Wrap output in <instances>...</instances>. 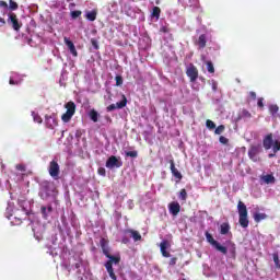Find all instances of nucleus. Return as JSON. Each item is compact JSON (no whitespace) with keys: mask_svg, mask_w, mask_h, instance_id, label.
Wrapping results in <instances>:
<instances>
[{"mask_svg":"<svg viewBox=\"0 0 280 280\" xmlns=\"http://www.w3.org/2000/svg\"><path fill=\"white\" fill-rule=\"evenodd\" d=\"M101 248L105 257H107V261L104 264L106 271L108 272L112 280H117V276L115 275V269L113 266H117L119 261H121V256L119 254L110 255V247H108V241L106 238H101Z\"/></svg>","mask_w":280,"mask_h":280,"instance_id":"1","label":"nucleus"},{"mask_svg":"<svg viewBox=\"0 0 280 280\" xmlns=\"http://www.w3.org/2000/svg\"><path fill=\"white\" fill-rule=\"evenodd\" d=\"M206 240L215 250L222 253V255H229V257H235V245L233 242L228 241L225 246L221 245L218 241L213 240V235L211 233L206 232Z\"/></svg>","mask_w":280,"mask_h":280,"instance_id":"2","label":"nucleus"},{"mask_svg":"<svg viewBox=\"0 0 280 280\" xmlns=\"http://www.w3.org/2000/svg\"><path fill=\"white\" fill-rule=\"evenodd\" d=\"M262 145L265 150H271L272 153L269 154V159H275L277 152L280 151V139L269 133L264 138Z\"/></svg>","mask_w":280,"mask_h":280,"instance_id":"3","label":"nucleus"},{"mask_svg":"<svg viewBox=\"0 0 280 280\" xmlns=\"http://www.w3.org/2000/svg\"><path fill=\"white\" fill-rule=\"evenodd\" d=\"M56 186L51 182H43L39 196L43 200H54L56 198Z\"/></svg>","mask_w":280,"mask_h":280,"instance_id":"4","label":"nucleus"},{"mask_svg":"<svg viewBox=\"0 0 280 280\" xmlns=\"http://www.w3.org/2000/svg\"><path fill=\"white\" fill-rule=\"evenodd\" d=\"M19 213H21V210H18L14 212V205L8 203L5 218L11 221L12 226H19L21 224L23 218L19 217Z\"/></svg>","mask_w":280,"mask_h":280,"instance_id":"5","label":"nucleus"},{"mask_svg":"<svg viewBox=\"0 0 280 280\" xmlns=\"http://www.w3.org/2000/svg\"><path fill=\"white\" fill-rule=\"evenodd\" d=\"M237 211H238V222L243 229H248V210L246 209V205L242 201L237 203Z\"/></svg>","mask_w":280,"mask_h":280,"instance_id":"6","label":"nucleus"},{"mask_svg":"<svg viewBox=\"0 0 280 280\" xmlns=\"http://www.w3.org/2000/svg\"><path fill=\"white\" fill-rule=\"evenodd\" d=\"M186 75L189 78L191 82V88L195 89V91H198V85L196 84V80H198V68L194 66V63H189L186 67Z\"/></svg>","mask_w":280,"mask_h":280,"instance_id":"7","label":"nucleus"},{"mask_svg":"<svg viewBox=\"0 0 280 280\" xmlns=\"http://www.w3.org/2000/svg\"><path fill=\"white\" fill-rule=\"evenodd\" d=\"M65 108L67 109V112L61 116V120L65 124H69V121H71V118L75 115V103L70 101L65 105Z\"/></svg>","mask_w":280,"mask_h":280,"instance_id":"8","label":"nucleus"},{"mask_svg":"<svg viewBox=\"0 0 280 280\" xmlns=\"http://www.w3.org/2000/svg\"><path fill=\"white\" fill-rule=\"evenodd\" d=\"M121 165H124L121 158L110 155L106 161L105 167H107V170H115L121 167Z\"/></svg>","mask_w":280,"mask_h":280,"instance_id":"9","label":"nucleus"},{"mask_svg":"<svg viewBox=\"0 0 280 280\" xmlns=\"http://www.w3.org/2000/svg\"><path fill=\"white\" fill-rule=\"evenodd\" d=\"M8 25H11L15 32H19L21 30V23L19 22V19L16 18V14L9 13L7 19Z\"/></svg>","mask_w":280,"mask_h":280,"instance_id":"10","label":"nucleus"},{"mask_svg":"<svg viewBox=\"0 0 280 280\" xmlns=\"http://www.w3.org/2000/svg\"><path fill=\"white\" fill-rule=\"evenodd\" d=\"M49 175L55 180H58V176L60 174V165H58V162L51 161L48 167Z\"/></svg>","mask_w":280,"mask_h":280,"instance_id":"11","label":"nucleus"},{"mask_svg":"<svg viewBox=\"0 0 280 280\" xmlns=\"http://www.w3.org/2000/svg\"><path fill=\"white\" fill-rule=\"evenodd\" d=\"M261 152V144L252 145L248 150V156L252 161L257 162L259 159L257 158V154Z\"/></svg>","mask_w":280,"mask_h":280,"instance_id":"12","label":"nucleus"},{"mask_svg":"<svg viewBox=\"0 0 280 280\" xmlns=\"http://www.w3.org/2000/svg\"><path fill=\"white\" fill-rule=\"evenodd\" d=\"M32 230H33L35 240H37V242H40L43 240V231H45V228H43V225L38 223H33Z\"/></svg>","mask_w":280,"mask_h":280,"instance_id":"13","label":"nucleus"},{"mask_svg":"<svg viewBox=\"0 0 280 280\" xmlns=\"http://www.w3.org/2000/svg\"><path fill=\"white\" fill-rule=\"evenodd\" d=\"M168 162L171 163V172L174 178H176V183H180V180H183V174H180L178 168H176V165L174 164L173 159H171Z\"/></svg>","mask_w":280,"mask_h":280,"instance_id":"14","label":"nucleus"},{"mask_svg":"<svg viewBox=\"0 0 280 280\" xmlns=\"http://www.w3.org/2000/svg\"><path fill=\"white\" fill-rule=\"evenodd\" d=\"M45 126L46 128H49V130H55V128L58 126V119H56L54 116H46Z\"/></svg>","mask_w":280,"mask_h":280,"instance_id":"15","label":"nucleus"},{"mask_svg":"<svg viewBox=\"0 0 280 280\" xmlns=\"http://www.w3.org/2000/svg\"><path fill=\"white\" fill-rule=\"evenodd\" d=\"M172 245L168 243L167 240H163L160 244V250L163 255V257H171L170 252H167V249L171 247Z\"/></svg>","mask_w":280,"mask_h":280,"instance_id":"16","label":"nucleus"},{"mask_svg":"<svg viewBox=\"0 0 280 280\" xmlns=\"http://www.w3.org/2000/svg\"><path fill=\"white\" fill-rule=\"evenodd\" d=\"M168 211L171 215H178V213H180V203L177 201L171 202L168 206Z\"/></svg>","mask_w":280,"mask_h":280,"instance_id":"17","label":"nucleus"},{"mask_svg":"<svg viewBox=\"0 0 280 280\" xmlns=\"http://www.w3.org/2000/svg\"><path fill=\"white\" fill-rule=\"evenodd\" d=\"M65 44L67 45L70 54L74 57L78 58V50L75 49V45L73 42H71L69 38L65 37Z\"/></svg>","mask_w":280,"mask_h":280,"instance_id":"18","label":"nucleus"},{"mask_svg":"<svg viewBox=\"0 0 280 280\" xmlns=\"http://www.w3.org/2000/svg\"><path fill=\"white\" fill-rule=\"evenodd\" d=\"M126 104H128V101L126 100V96H122V100L120 102L109 105L107 107V110H117V108H125Z\"/></svg>","mask_w":280,"mask_h":280,"instance_id":"19","label":"nucleus"},{"mask_svg":"<svg viewBox=\"0 0 280 280\" xmlns=\"http://www.w3.org/2000/svg\"><path fill=\"white\" fill-rule=\"evenodd\" d=\"M21 82H23V75L16 73V72H13L10 77V80H9V84H21Z\"/></svg>","mask_w":280,"mask_h":280,"instance_id":"20","label":"nucleus"},{"mask_svg":"<svg viewBox=\"0 0 280 280\" xmlns=\"http://www.w3.org/2000/svg\"><path fill=\"white\" fill-rule=\"evenodd\" d=\"M196 45L199 47V49H205V47H207V35L201 34L196 40Z\"/></svg>","mask_w":280,"mask_h":280,"instance_id":"21","label":"nucleus"},{"mask_svg":"<svg viewBox=\"0 0 280 280\" xmlns=\"http://www.w3.org/2000/svg\"><path fill=\"white\" fill-rule=\"evenodd\" d=\"M42 215L43 218H45V220H47V218H49V215H51V213L54 212V208L51 206H43L42 209Z\"/></svg>","mask_w":280,"mask_h":280,"instance_id":"22","label":"nucleus"},{"mask_svg":"<svg viewBox=\"0 0 280 280\" xmlns=\"http://www.w3.org/2000/svg\"><path fill=\"white\" fill-rule=\"evenodd\" d=\"M184 8H196L198 0H178Z\"/></svg>","mask_w":280,"mask_h":280,"instance_id":"23","label":"nucleus"},{"mask_svg":"<svg viewBox=\"0 0 280 280\" xmlns=\"http://www.w3.org/2000/svg\"><path fill=\"white\" fill-rule=\"evenodd\" d=\"M260 182H261V183H265V185H272V184H275V176H273V175H270V174H268V175H262V176L260 177Z\"/></svg>","mask_w":280,"mask_h":280,"instance_id":"24","label":"nucleus"},{"mask_svg":"<svg viewBox=\"0 0 280 280\" xmlns=\"http://www.w3.org/2000/svg\"><path fill=\"white\" fill-rule=\"evenodd\" d=\"M88 116L90 117L91 121H93L94 124H97V121L100 119V113H97V110L91 109L88 113Z\"/></svg>","mask_w":280,"mask_h":280,"instance_id":"25","label":"nucleus"},{"mask_svg":"<svg viewBox=\"0 0 280 280\" xmlns=\"http://www.w3.org/2000/svg\"><path fill=\"white\" fill-rule=\"evenodd\" d=\"M127 233L132 237L133 242H140L141 234L135 230H128Z\"/></svg>","mask_w":280,"mask_h":280,"instance_id":"26","label":"nucleus"},{"mask_svg":"<svg viewBox=\"0 0 280 280\" xmlns=\"http://www.w3.org/2000/svg\"><path fill=\"white\" fill-rule=\"evenodd\" d=\"M85 19L88 21H95V19H97V11L95 10L85 11Z\"/></svg>","mask_w":280,"mask_h":280,"instance_id":"27","label":"nucleus"},{"mask_svg":"<svg viewBox=\"0 0 280 280\" xmlns=\"http://www.w3.org/2000/svg\"><path fill=\"white\" fill-rule=\"evenodd\" d=\"M47 253H49L50 255H51V257H58V255H60V253H61V249L60 248H58V247H49L48 248V252Z\"/></svg>","mask_w":280,"mask_h":280,"instance_id":"28","label":"nucleus"},{"mask_svg":"<svg viewBox=\"0 0 280 280\" xmlns=\"http://www.w3.org/2000/svg\"><path fill=\"white\" fill-rule=\"evenodd\" d=\"M151 16L155 19V21H159L161 16V9L159 7H154L152 10Z\"/></svg>","mask_w":280,"mask_h":280,"instance_id":"29","label":"nucleus"},{"mask_svg":"<svg viewBox=\"0 0 280 280\" xmlns=\"http://www.w3.org/2000/svg\"><path fill=\"white\" fill-rule=\"evenodd\" d=\"M230 231H231V225H229V223L221 224V230H220L221 235H228Z\"/></svg>","mask_w":280,"mask_h":280,"instance_id":"30","label":"nucleus"},{"mask_svg":"<svg viewBox=\"0 0 280 280\" xmlns=\"http://www.w3.org/2000/svg\"><path fill=\"white\" fill-rule=\"evenodd\" d=\"M32 117H33V121H35V124H43V118L40 117V115L37 112H32Z\"/></svg>","mask_w":280,"mask_h":280,"instance_id":"31","label":"nucleus"},{"mask_svg":"<svg viewBox=\"0 0 280 280\" xmlns=\"http://www.w3.org/2000/svg\"><path fill=\"white\" fill-rule=\"evenodd\" d=\"M255 222H261V220H266V213H256L254 214Z\"/></svg>","mask_w":280,"mask_h":280,"instance_id":"32","label":"nucleus"},{"mask_svg":"<svg viewBox=\"0 0 280 280\" xmlns=\"http://www.w3.org/2000/svg\"><path fill=\"white\" fill-rule=\"evenodd\" d=\"M269 113L272 116L277 115V113H279V106L278 105H270L269 106Z\"/></svg>","mask_w":280,"mask_h":280,"instance_id":"33","label":"nucleus"},{"mask_svg":"<svg viewBox=\"0 0 280 280\" xmlns=\"http://www.w3.org/2000/svg\"><path fill=\"white\" fill-rule=\"evenodd\" d=\"M125 156H129L130 159H137V156H139V153L137 151H126Z\"/></svg>","mask_w":280,"mask_h":280,"instance_id":"34","label":"nucleus"},{"mask_svg":"<svg viewBox=\"0 0 280 280\" xmlns=\"http://www.w3.org/2000/svg\"><path fill=\"white\" fill-rule=\"evenodd\" d=\"M206 126L209 130H215V122H213L212 120H207L206 121Z\"/></svg>","mask_w":280,"mask_h":280,"instance_id":"35","label":"nucleus"},{"mask_svg":"<svg viewBox=\"0 0 280 280\" xmlns=\"http://www.w3.org/2000/svg\"><path fill=\"white\" fill-rule=\"evenodd\" d=\"M207 70L209 73H215V68H213V63L211 61L207 62Z\"/></svg>","mask_w":280,"mask_h":280,"instance_id":"36","label":"nucleus"},{"mask_svg":"<svg viewBox=\"0 0 280 280\" xmlns=\"http://www.w3.org/2000/svg\"><path fill=\"white\" fill-rule=\"evenodd\" d=\"M179 200H187V190L182 189L178 195Z\"/></svg>","mask_w":280,"mask_h":280,"instance_id":"37","label":"nucleus"},{"mask_svg":"<svg viewBox=\"0 0 280 280\" xmlns=\"http://www.w3.org/2000/svg\"><path fill=\"white\" fill-rule=\"evenodd\" d=\"M70 15L71 19H78L79 16H82V11H71Z\"/></svg>","mask_w":280,"mask_h":280,"instance_id":"38","label":"nucleus"},{"mask_svg":"<svg viewBox=\"0 0 280 280\" xmlns=\"http://www.w3.org/2000/svg\"><path fill=\"white\" fill-rule=\"evenodd\" d=\"M9 8H10V10H18L19 9V4H16V2L10 0L9 1Z\"/></svg>","mask_w":280,"mask_h":280,"instance_id":"39","label":"nucleus"},{"mask_svg":"<svg viewBox=\"0 0 280 280\" xmlns=\"http://www.w3.org/2000/svg\"><path fill=\"white\" fill-rule=\"evenodd\" d=\"M241 118L250 119V114L248 113V110L244 109L241 114Z\"/></svg>","mask_w":280,"mask_h":280,"instance_id":"40","label":"nucleus"},{"mask_svg":"<svg viewBox=\"0 0 280 280\" xmlns=\"http://www.w3.org/2000/svg\"><path fill=\"white\" fill-rule=\"evenodd\" d=\"M115 80H116V86H121V84H124V79L121 78V75H117Z\"/></svg>","mask_w":280,"mask_h":280,"instance_id":"41","label":"nucleus"},{"mask_svg":"<svg viewBox=\"0 0 280 280\" xmlns=\"http://www.w3.org/2000/svg\"><path fill=\"white\" fill-rule=\"evenodd\" d=\"M222 132H224V125L219 126L214 130V135H222Z\"/></svg>","mask_w":280,"mask_h":280,"instance_id":"42","label":"nucleus"},{"mask_svg":"<svg viewBox=\"0 0 280 280\" xmlns=\"http://www.w3.org/2000/svg\"><path fill=\"white\" fill-rule=\"evenodd\" d=\"M210 84H211V86H212V91H218V81H215V80H211L210 81Z\"/></svg>","mask_w":280,"mask_h":280,"instance_id":"43","label":"nucleus"},{"mask_svg":"<svg viewBox=\"0 0 280 280\" xmlns=\"http://www.w3.org/2000/svg\"><path fill=\"white\" fill-rule=\"evenodd\" d=\"M97 174H98L100 176H106V168H104V167H98Z\"/></svg>","mask_w":280,"mask_h":280,"instance_id":"44","label":"nucleus"},{"mask_svg":"<svg viewBox=\"0 0 280 280\" xmlns=\"http://www.w3.org/2000/svg\"><path fill=\"white\" fill-rule=\"evenodd\" d=\"M273 261H275V264H276V267L280 268L279 255H277V254L273 255Z\"/></svg>","mask_w":280,"mask_h":280,"instance_id":"45","label":"nucleus"},{"mask_svg":"<svg viewBox=\"0 0 280 280\" xmlns=\"http://www.w3.org/2000/svg\"><path fill=\"white\" fill-rule=\"evenodd\" d=\"M219 141H220V143H223V144L229 143V139H226V137H223V136H221V137L219 138Z\"/></svg>","mask_w":280,"mask_h":280,"instance_id":"46","label":"nucleus"},{"mask_svg":"<svg viewBox=\"0 0 280 280\" xmlns=\"http://www.w3.org/2000/svg\"><path fill=\"white\" fill-rule=\"evenodd\" d=\"M15 167H16L18 172H25V165H23V164H18Z\"/></svg>","mask_w":280,"mask_h":280,"instance_id":"47","label":"nucleus"},{"mask_svg":"<svg viewBox=\"0 0 280 280\" xmlns=\"http://www.w3.org/2000/svg\"><path fill=\"white\" fill-rule=\"evenodd\" d=\"M0 8L8 10V3L5 1H0Z\"/></svg>","mask_w":280,"mask_h":280,"instance_id":"48","label":"nucleus"},{"mask_svg":"<svg viewBox=\"0 0 280 280\" xmlns=\"http://www.w3.org/2000/svg\"><path fill=\"white\" fill-rule=\"evenodd\" d=\"M92 45L94 49H100V46L97 45V42L95 39H92Z\"/></svg>","mask_w":280,"mask_h":280,"instance_id":"49","label":"nucleus"},{"mask_svg":"<svg viewBox=\"0 0 280 280\" xmlns=\"http://www.w3.org/2000/svg\"><path fill=\"white\" fill-rule=\"evenodd\" d=\"M258 106H259L260 108H264V98H259V100H258Z\"/></svg>","mask_w":280,"mask_h":280,"instance_id":"50","label":"nucleus"},{"mask_svg":"<svg viewBox=\"0 0 280 280\" xmlns=\"http://www.w3.org/2000/svg\"><path fill=\"white\" fill-rule=\"evenodd\" d=\"M170 266H176V258H172L170 260Z\"/></svg>","mask_w":280,"mask_h":280,"instance_id":"51","label":"nucleus"},{"mask_svg":"<svg viewBox=\"0 0 280 280\" xmlns=\"http://www.w3.org/2000/svg\"><path fill=\"white\" fill-rule=\"evenodd\" d=\"M22 213H24V215H27V210L23 207L21 210Z\"/></svg>","mask_w":280,"mask_h":280,"instance_id":"52","label":"nucleus"},{"mask_svg":"<svg viewBox=\"0 0 280 280\" xmlns=\"http://www.w3.org/2000/svg\"><path fill=\"white\" fill-rule=\"evenodd\" d=\"M160 31L166 33L167 32V27L162 26Z\"/></svg>","mask_w":280,"mask_h":280,"instance_id":"53","label":"nucleus"},{"mask_svg":"<svg viewBox=\"0 0 280 280\" xmlns=\"http://www.w3.org/2000/svg\"><path fill=\"white\" fill-rule=\"evenodd\" d=\"M0 23H1L2 25H5V20H4L3 18H0Z\"/></svg>","mask_w":280,"mask_h":280,"instance_id":"54","label":"nucleus"},{"mask_svg":"<svg viewBox=\"0 0 280 280\" xmlns=\"http://www.w3.org/2000/svg\"><path fill=\"white\" fill-rule=\"evenodd\" d=\"M122 244H128V238H122Z\"/></svg>","mask_w":280,"mask_h":280,"instance_id":"55","label":"nucleus"},{"mask_svg":"<svg viewBox=\"0 0 280 280\" xmlns=\"http://www.w3.org/2000/svg\"><path fill=\"white\" fill-rule=\"evenodd\" d=\"M252 97H257V94L255 92H250Z\"/></svg>","mask_w":280,"mask_h":280,"instance_id":"56","label":"nucleus"},{"mask_svg":"<svg viewBox=\"0 0 280 280\" xmlns=\"http://www.w3.org/2000/svg\"><path fill=\"white\" fill-rule=\"evenodd\" d=\"M23 179V175H19L18 180H22Z\"/></svg>","mask_w":280,"mask_h":280,"instance_id":"57","label":"nucleus"},{"mask_svg":"<svg viewBox=\"0 0 280 280\" xmlns=\"http://www.w3.org/2000/svg\"><path fill=\"white\" fill-rule=\"evenodd\" d=\"M0 185H1V182H0Z\"/></svg>","mask_w":280,"mask_h":280,"instance_id":"58","label":"nucleus"}]
</instances>
